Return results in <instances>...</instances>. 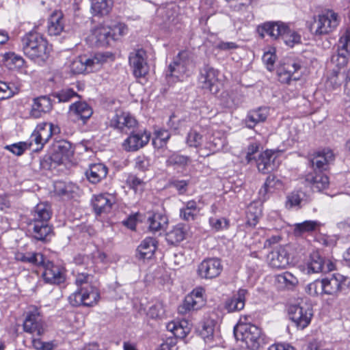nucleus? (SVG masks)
<instances>
[{"label": "nucleus", "mask_w": 350, "mask_h": 350, "mask_svg": "<svg viewBox=\"0 0 350 350\" xmlns=\"http://www.w3.org/2000/svg\"><path fill=\"white\" fill-rule=\"evenodd\" d=\"M59 132L60 129L57 125L50 122L38 124L29 137L30 145L33 146V150H40L53 135Z\"/></svg>", "instance_id": "0eeeda50"}, {"label": "nucleus", "mask_w": 350, "mask_h": 350, "mask_svg": "<svg viewBox=\"0 0 350 350\" xmlns=\"http://www.w3.org/2000/svg\"><path fill=\"white\" fill-rule=\"evenodd\" d=\"M100 295L96 288L91 284L79 287L68 297V301L72 306H88L96 305L99 299Z\"/></svg>", "instance_id": "423d86ee"}, {"label": "nucleus", "mask_w": 350, "mask_h": 350, "mask_svg": "<svg viewBox=\"0 0 350 350\" xmlns=\"http://www.w3.org/2000/svg\"><path fill=\"white\" fill-rule=\"evenodd\" d=\"M57 150V154H61V157L59 160L60 163L69 160L74 154V148L72 144L67 141L60 142L58 145Z\"/></svg>", "instance_id": "5fc2aeb1"}, {"label": "nucleus", "mask_w": 350, "mask_h": 350, "mask_svg": "<svg viewBox=\"0 0 350 350\" xmlns=\"http://www.w3.org/2000/svg\"><path fill=\"white\" fill-rule=\"evenodd\" d=\"M237 332L240 334V340L243 341L250 349L256 350L264 342L265 338L262 330L256 325L241 328Z\"/></svg>", "instance_id": "4468645a"}, {"label": "nucleus", "mask_w": 350, "mask_h": 350, "mask_svg": "<svg viewBox=\"0 0 350 350\" xmlns=\"http://www.w3.org/2000/svg\"><path fill=\"white\" fill-rule=\"evenodd\" d=\"M347 278L340 273H333L323 278L324 294L338 296L347 287Z\"/></svg>", "instance_id": "a211bd4d"}, {"label": "nucleus", "mask_w": 350, "mask_h": 350, "mask_svg": "<svg viewBox=\"0 0 350 350\" xmlns=\"http://www.w3.org/2000/svg\"><path fill=\"white\" fill-rule=\"evenodd\" d=\"M133 58V75L135 77L137 82L144 85L148 81L147 75L149 72L146 51L144 49L137 50Z\"/></svg>", "instance_id": "f3484780"}, {"label": "nucleus", "mask_w": 350, "mask_h": 350, "mask_svg": "<svg viewBox=\"0 0 350 350\" xmlns=\"http://www.w3.org/2000/svg\"><path fill=\"white\" fill-rule=\"evenodd\" d=\"M203 136L196 131H190L187 137V143L191 147L198 148L202 146Z\"/></svg>", "instance_id": "680f3d73"}, {"label": "nucleus", "mask_w": 350, "mask_h": 350, "mask_svg": "<svg viewBox=\"0 0 350 350\" xmlns=\"http://www.w3.org/2000/svg\"><path fill=\"white\" fill-rule=\"evenodd\" d=\"M51 217V210L49 204L46 203L38 204L33 213V223H48Z\"/></svg>", "instance_id": "79ce46f5"}, {"label": "nucleus", "mask_w": 350, "mask_h": 350, "mask_svg": "<svg viewBox=\"0 0 350 350\" xmlns=\"http://www.w3.org/2000/svg\"><path fill=\"white\" fill-rule=\"evenodd\" d=\"M306 182L314 191L320 192L329 187V178L325 172L312 171L305 176Z\"/></svg>", "instance_id": "412c9836"}, {"label": "nucleus", "mask_w": 350, "mask_h": 350, "mask_svg": "<svg viewBox=\"0 0 350 350\" xmlns=\"http://www.w3.org/2000/svg\"><path fill=\"white\" fill-rule=\"evenodd\" d=\"M301 68V62L297 59L289 58L281 64L277 69L278 81L283 84L289 85L292 81H298L299 77L295 73Z\"/></svg>", "instance_id": "f8f14e48"}, {"label": "nucleus", "mask_w": 350, "mask_h": 350, "mask_svg": "<svg viewBox=\"0 0 350 350\" xmlns=\"http://www.w3.org/2000/svg\"><path fill=\"white\" fill-rule=\"evenodd\" d=\"M63 15L61 12L55 11L51 15L48 22V31L50 35L57 36L63 31Z\"/></svg>", "instance_id": "ea45409f"}, {"label": "nucleus", "mask_w": 350, "mask_h": 350, "mask_svg": "<svg viewBox=\"0 0 350 350\" xmlns=\"http://www.w3.org/2000/svg\"><path fill=\"white\" fill-rule=\"evenodd\" d=\"M189 180H172L170 181V185L175 188L179 195H183L187 191Z\"/></svg>", "instance_id": "338daca9"}, {"label": "nucleus", "mask_w": 350, "mask_h": 350, "mask_svg": "<svg viewBox=\"0 0 350 350\" xmlns=\"http://www.w3.org/2000/svg\"><path fill=\"white\" fill-rule=\"evenodd\" d=\"M191 163L190 157L180 154L178 152H173L166 159L167 166H176L183 169L186 168Z\"/></svg>", "instance_id": "a19ab883"}, {"label": "nucleus", "mask_w": 350, "mask_h": 350, "mask_svg": "<svg viewBox=\"0 0 350 350\" xmlns=\"http://www.w3.org/2000/svg\"><path fill=\"white\" fill-rule=\"evenodd\" d=\"M23 51L26 56L36 62H44L49 57L51 46L42 35L29 32L22 39Z\"/></svg>", "instance_id": "f03ea898"}, {"label": "nucleus", "mask_w": 350, "mask_h": 350, "mask_svg": "<svg viewBox=\"0 0 350 350\" xmlns=\"http://www.w3.org/2000/svg\"><path fill=\"white\" fill-rule=\"evenodd\" d=\"M107 172V168L104 164L94 163L90 165L88 170L85 172V176L90 183L96 184L105 178Z\"/></svg>", "instance_id": "473e14b6"}, {"label": "nucleus", "mask_w": 350, "mask_h": 350, "mask_svg": "<svg viewBox=\"0 0 350 350\" xmlns=\"http://www.w3.org/2000/svg\"><path fill=\"white\" fill-rule=\"evenodd\" d=\"M320 226V222L313 220H306L294 225V233L296 235H301L307 232L315 231Z\"/></svg>", "instance_id": "09e8293b"}, {"label": "nucleus", "mask_w": 350, "mask_h": 350, "mask_svg": "<svg viewBox=\"0 0 350 350\" xmlns=\"http://www.w3.org/2000/svg\"><path fill=\"white\" fill-rule=\"evenodd\" d=\"M214 327V323L211 320L204 321L199 324L198 332L205 342H210L213 341Z\"/></svg>", "instance_id": "49530a36"}, {"label": "nucleus", "mask_w": 350, "mask_h": 350, "mask_svg": "<svg viewBox=\"0 0 350 350\" xmlns=\"http://www.w3.org/2000/svg\"><path fill=\"white\" fill-rule=\"evenodd\" d=\"M116 202V196L109 193L95 195L92 200L94 210L97 215L109 213Z\"/></svg>", "instance_id": "aec40b11"}, {"label": "nucleus", "mask_w": 350, "mask_h": 350, "mask_svg": "<svg viewBox=\"0 0 350 350\" xmlns=\"http://www.w3.org/2000/svg\"><path fill=\"white\" fill-rule=\"evenodd\" d=\"M1 62L11 70L27 74V65L23 57L14 52H6L1 55Z\"/></svg>", "instance_id": "5701e85b"}, {"label": "nucleus", "mask_w": 350, "mask_h": 350, "mask_svg": "<svg viewBox=\"0 0 350 350\" xmlns=\"http://www.w3.org/2000/svg\"><path fill=\"white\" fill-rule=\"evenodd\" d=\"M205 291L202 287L195 288L184 299L178 307V312L185 314L191 311L198 310L205 306L206 300Z\"/></svg>", "instance_id": "1a4fd4ad"}, {"label": "nucleus", "mask_w": 350, "mask_h": 350, "mask_svg": "<svg viewBox=\"0 0 350 350\" xmlns=\"http://www.w3.org/2000/svg\"><path fill=\"white\" fill-rule=\"evenodd\" d=\"M187 230L183 224H178L166 234V240L171 245H176L183 241L186 237Z\"/></svg>", "instance_id": "58836bf2"}, {"label": "nucleus", "mask_w": 350, "mask_h": 350, "mask_svg": "<svg viewBox=\"0 0 350 350\" xmlns=\"http://www.w3.org/2000/svg\"><path fill=\"white\" fill-rule=\"evenodd\" d=\"M125 29L124 25L122 24L114 25L113 27L99 25L91 31L86 40L90 45L105 47L117 40L119 36L123 35Z\"/></svg>", "instance_id": "20e7f679"}, {"label": "nucleus", "mask_w": 350, "mask_h": 350, "mask_svg": "<svg viewBox=\"0 0 350 350\" xmlns=\"http://www.w3.org/2000/svg\"><path fill=\"white\" fill-rule=\"evenodd\" d=\"M33 148V146L30 145V140L29 142H22L16 144H13L10 146H7L6 148L16 155L22 154L25 150L27 148Z\"/></svg>", "instance_id": "0e129e2a"}, {"label": "nucleus", "mask_w": 350, "mask_h": 350, "mask_svg": "<svg viewBox=\"0 0 350 350\" xmlns=\"http://www.w3.org/2000/svg\"><path fill=\"white\" fill-rule=\"evenodd\" d=\"M53 107L52 101L47 96H40L33 100L30 115L34 118H38L43 114L51 111Z\"/></svg>", "instance_id": "c85d7f7f"}, {"label": "nucleus", "mask_w": 350, "mask_h": 350, "mask_svg": "<svg viewBox=\"0 0 350 350\" xmlns=\"http://www.w3.org/2000/svg\"><path fill=\"white\" fill-rule=\"evenodd\" d=\"M148 222L149 231L155 233L167 228L168 217L164 213L154 212L148 217Z\"/></svg>", "instance_id": "2f4dec72"}, {"label": "nucleus", "mask_w": 350, "mask_h": 350, "mask_svg": "<svg viewBox=\"0 0 350 350\" xmlns=\"http://www.w3.org/2000/svg\"><path fill=\"white\" fill-rule=\"evenodd\" d=\"M200 208L195 200L186 202L184 206L180 209V217L186 221H194L199 215Z\"/></svg>", "instance_id": "e433bc0d"}, {"label": "nucleus", "mask_w": 350, "mask_h": 350, "mask_svg": "<svg viewBox=\"0 0 350 350\" xmlns=\"http://www.w3.org/2000/svg\"><path fill=\"white\" fill-rule=\"evenodd\" d=\"M90 254H78L75 258V262L78 265H85L87 268H92L94 264L105 262L107 258L105 254L98 250L95 246Z\"/></svg>", "instance_id": "b1692460"}, {"label": "nucleus", "mask_w": 350, "mask_h": 350, "mask_svg": "<svg viewBox=\"0 0 350 350\" xmlns=\"http://www.w3.org/2000/svg\"><path fill=\"white\" fill-rule=\"evenodd\" d=\"M223 270L221 260L218 258H208L198 265L197 273L202 279H213L218 277Z\"/></svg>", "instance_id": "dca6fc26"}, {"label": "nucleus", "mask_w": 350, "mask_h": 350, "mask_svg": "<svg viewBox=\"0 0 350 350\" xmlns=\"http://www.w3.org/2000/svg\"><path fill=\"white\" fill-rule=\"evenodd\" d=\"M33 236L38 240H44L52 232L51 227L48 223H33Z\"/></svg>", "instance_id": "3c124183"}, {"label": "nucleus", "mask_w": 350, "mask_h": 350, "mask_svg": "<svg viewBox=\"0 0 350 350\" xmlns=\"http://www.w3.org/2000/svg\"><path fill=\"white\" fill-rule=\"evenodd\" d=\"M268 115L269 109L267 107H258L250 111L245 119L247 126L250 129L254 128L257 124L265 122Z\"/></svg>", "instance_id": "72a5a7b5"}, {"label": "nucleus", "mask_w": 350, "mask_h": 350, "mask_svg": "<svg viewBox=\"0 0 350 350\" xmlns=\"http://www.w3.org/2000/svg\"><path fill=\"white\" fill-rule=\"evenodd\" d=\"M23 329L25 332L37 336L44 333V322L38 308L31 307L29 308L23 323Z\"/></svg>", "instance_id": "9b49d317"}, {"label": "nucleus", "mask_w": 350, "mask_h": 350, "mask_svg": "<svg viewBox=\"0 0 350 350\" xmlns=\"http://www.w3.org/2000/svg\"><path fill=\"white\" fill-rule=\"evenodd\" d=\"M306 291L308 295L313 297L319 295H325L323 279H317L308 284Z\"/></svg>", "instance_id": "bf43d9fd"}, {"label": "nucleus", "mask_w": 350, "mask_h": 350, "mask_svg": "<svg viewBox=\"0 0 350 350\" xmlns=\"http://www.w3.org/2000/svg\"><path fill=\"white\" fill-rule=\"evenodd\" d=\"M114 59V54L109 51L90 56L82 55L66 62L65 68L73 75L87 74L99 70L104 64L113 62Z\"/></svg>", "instance_id": "f257e3e1"}, {"label": "nucleus", "mask_w": 350, "mask_h": 350, "mask_svg": "<svg viewBox=\"0 0 350 350\" xmlns=\"http://www.w3.org/2000/svg\"><path fill=\"white\" fill-rule=\"evenodd\" d=\"M341 22L340 14L332 9H325L314 17L310 30L315 36H323L335 31Z\"/></svg>", "instance_id": "7ed1b4c3"}, {"label": "nucleus", "mask_w": 350, "mask_h": 350, "mask_svg": "<svg viewBox=\"0 0 350 350\" xmlns=\"http://www.w3.org/2000/svg\"><path fill=\"white\" fill-rule=\"evenodd\" d=\"M167 329L171 332L174 336L180 339H185L191 332V325L187 320H174L167 323Z\"/></svg>", "instance_id": "c756f323"}, {"label": "nucleus", "mask_w": 350, "mask_h": 350, "mask_svg": "<svg viewBox=\"0 0 350 350\" xmlns=\"http://www.w3.org/2000/svg\"><path fill=\"white\" fill-rule=\"evenodd\" d=\"M269 264L275 269H282L289 265V255L285 248L280 247L269 256Z\"/></svg>", "instance_id": "a878e982"}, {"label": "nucleus", "mask_w": 350, "mask_h": 350, "mask_svg": "<svg viewBox=\"0 0 350 350\" xmlns=\"http://www.w3.org/2000/svg\"><path fill=\"white\" fill-rule=\"evenodd\" d=\"M275 151L266 150L260 152L255 160L258 171L264 174H268L275 168Z\"/></svg>", "instance_id": "393cba45"}, {"label": "nucleus", "mask_w": 350, "mask_h": 350, "mask_svg": "<svg viewBox=\"0 0 350 350\" xmlns=\"http://www.w3.org/2000/svg\"><path fill=\"white\" fill-rule=\"evenodd\" d=\"M55 192L59 195H68L77 189L76 185L69 183L66 184L63 182H56L54 185Z\"/></svg>", "instance_id": "e2e57ef3"}, {"label": "nucleus", "mask_w": 350, "mask_h": 350, "mask_svg": "<svg viewBox=\"0 0 350 350\" xmlns=\"http://www.w3.org/2000/svg\"><path fill=\"white\" fill-rule=\"evenodd\" d=\"M288 31V25L281 21H269L258 25L257 31L260 36L263 38L265 34L271 38L277 40L282 36Z\"/></svg>", "instance_id": "6ab92c4d"}, {"label": "nucleus", "mask_w": 350, "mask_h": 350, "mask_svg": "<svg viewBox=\"0 0 350 350\" xmlns=\"http://www.w3.org/2000/svg\"><path fill=\"white\" fill-rule=\"evenodd\" d=\"M248 291L245 288H239L232 296L228 297L224 302V308L228 312H234L243 310L245 305L246 297Z\"/></svg>", "instance_id": "4be33fe9"}, {"label": "nucleus", "mask_w": 350, "mask_h": 350, "mask_svg": "<svg viewBox=\"0 0 350 350\" xmlns=\"http://www.w3.org/2000/svg\"><path fill=\"white\" fill-rule=\"evenodd\" d=\"M305 193L301 190H293L286 196L285 206L286 208H292L295 206H299Z\"/></svg>", "instance_id": "603ef678"}, {"label": "nucleus", "mask_w": 350, "mask_h": 350, "mask_svg": "<svg viewBox=\"0 0 350 350\" xmlns=\"http://www.w3.org/2000/svg\"><path fill=\"white\" fill-rule=\"evenodd\" d=\"M276 282L282 287L293 289L298 284V279L288 271H285L275 276Z\"/></svg>", "instance_id": "de8ad7c7"}, {"label": "nucleus", "mask_w": 350, "mask_h": 350, "mask_svg": "<svg viewBox=\"0 0 350 350\" xmlns=\"http://www.w3.org/2000/svg\"><path fill=\"white\" fill-rule=\"evenodd\" d=\"M70 112L85 122L91 117L93 111L85 102H76L70 106Z\"/></svg>", "instance_id": "4c0bfd02"}, {"label": "nucleus", "mask_w": 350, "mask_h": 350, "mask_svg": "<svg viewBox=\"0 0 350 350\" xmlns=\"http://www.w3.org/2000/svg\"><path fill=\"white\" fill-rule=\"evenodd\" d=\"M150 133L146 131L136 133L133 131V151L137 150L146 145L150 140Z\"/></svg>", "instance_id": "6e6d98bb"}, {"label": "nucleus", "mask_w": 350, "mask_h": 350, "mask_svg": "<svg viewBox=\"0 0 350 350\" xmlns=\"http://www.w3.org/2000/svg\"><path fill=\"white\" fill-rule=\"evenodd\" d=\"M262 204L257 201L252 202L246 211V224L251 227H255L262 215Z\"/></svg>", "instance_id": "f704fd0d"}, {"label": "nucleus", "mask_w": 350, "mask_h": 350, "mask_svg": "<svg viewBox=\"0 0 350 350\" xmlns=\"http://www.w3.org/2000/svg\"><path fill=\"white\" fill-rule=\"evenodd\" d=\"M350 55V27H346L342 31L338 40V54L332 57L336 62L337 70L341 69L347 64L348 57Z\"/></svg>", "instance_id": "ddd939ff"}, {"label": "nucleus", "mask_w": 350, "mask_h": 350, "mask_svg": "<svg viewBox=\"0 0 350 350\" xmlns=\"http://www.w3.org/2000/svg\"><path fill=\"white\" fill-rule=\"evenodd\" d=\"M277 56L275 52V49L273 51H267L264 53L262 56V61L266 65V67L268 70L272 71L273 70L274 64L276 61Z\"/></svg>", "instance_id": "69168bd1"}, {"label": "nucleus", "mask_w": 350, "mask_h": 350, "mask_svg": "<svg viewBox=\"0 0 350 350\" xmlns=\"http://www.w3.org/2000/svg\"><path fill=\"white\" fill-rule=\"evenodd\" d=\"M18 92V89L14 84L0 81V100L10 98Z\"/></svg>", "instance_id": "4d7b16f0"}, {"label": "nucleus", "mask_w": 350, "mask_h": 350, "mask_svg": "<svg viewBox=\"0 0 350 350\" xmlns=\"http://www.w3.org/2000/svg\"><path fill=\"white\" fill-rule=\"evenodd\" d=\"M260 143L259 142H253L250 143L247 148V153L245 156V159L247 163H251L252 161L256 159L254 157V154L257 153L260 148Z\"/></svg>", "instance_id": "774afa93"}, {"label": "nucleus", "mask_w": 350, "mask_h": 350, "mask_svg": "<svg viewBox=\"0 0 350 350\" xmlns=\"http://www.w3.org/2000/svg\"><path fill=\"white\" fill-rule=\"evenodd\" d=\"M208 223L211 228L216 232L225 230L230 227V220L225 217H213L208 219Z\"/></svg>", "instance_id": "13d9d810"}, {"label": "nucleus", "mask_w": 350, "mask_h": 350, "mask_svg": "<svg viewBox=\"0 0 350 350\" xmlns=\"http://www.w3.org/2000/svg\"><path fill=\"white\" fill-rule=\"evenodd\" d=\"M334 160L335 154L333 150L329 148H325L312 154L310 163L314 171L326 172L329 170L330 165Z\"/></svg>", "instance_id": "2eb2a0df"}, {"label": "nucleus", "mask_w": 350, "mask_h": 350, "mask_svg": "<svg viewBox=\"0 0 350 350\" xmlns=\"http://www.w3.org/2000/svg\"><path fill=\"white\" fill-rule=\"evenodd\" d=\"M281 182L275 176L269 175L259 191L260 196H262V200H267V195L271 192V189L275 188L278 185H280Z\"/></svg>", "instance_id": "864d4df0"}, {"label": "nucleus", "mask_w": 350, "mask_h": 350, "mask_svg": "<svg viewBox=\"0 0 350 350\" xmlns=\"http://www.w3.org/2000/svg\"><path fill=\"white\" fill-rule=\"evenodd\" d=\"M219 70L213 68L209 65H205L200 72L198 76V82L202 89L207 90L213 94H217L220 88L219 83Z\"/></svg>", "instance_id": "9d476101"}, {"label": "nucleus", "mask_w": 350, "mask_h": 350, "mask_svg": "<svg viewBox=\"0 0 350 350\" xmlns=\"http://www.w3.org/2000/svg\"><path fill=\"white\" fill-rule=\"evenodd\" d=\"M324 265V258L320 255L319 252L313 251L310 254L308 259L306 262L307 272L309 274L321 273L323 271Z\"/></svg>", "instance_id": "c9c22d12"}, {"label": "nucleus", "mask_w": 350, "mask_h": 350, "mask_svg": "<svg viewBox=\"0 0 350 350\" xmlns=\"http://www.w3.org/2000/svg\"><path fill=\"white\" fill-rule=\"evenodd\" d=\"M190 63L189 52L187 50L180 51L167 66L166 79L175 78L176 81H183L185 76H188Z\"/></svg>", "instance_id": "39448f33"}, {"label": "nucleus", "mask_w": 350, "mask_h": 350, "mask_svg": "<svg viewBox=\"0 0 350 350\" xmlns=\"http://www.w3.org/2000/svg\"><path fill=\"white\" fill-rule=\"evenodd\" d=\"M157 243L154 238H145L137 248L136 257L143 260L152 258L157 250Z\"/></svg>", "instance_id": "bb28decb"}, {"label": "nucleus", "mask_w": 350, "mask_h": 350, "mask_svg": "<svg viewBox=\"0 0 350 350\" xmlns=\"http://www.w3.org/2000/svg\"><path fill=\"white\" fill-rule=\"evenodd\" d=\"M283 39L285 44L290 47H293L295 44L301 43V35L294 30H291L288 25V31L283 35Z\"/></svg>", "instance_id": "052dcab7"}, {"label": "nucleus", "mask_w": 350, "mask_h": 350, "mask_svg": "<svg viewBox=\"0 0 350 350\" xmlns=\"http://www.w3.org/2000/svg\"><path fill=\"white\" fill-rule=\"evenodd\" d=\"M113 6L112 0H92L91 10L94 15H107Z\"/></svg>", "instance_id": "c03bdc74"}, {"label": "nucleus", "mask_w": 350, "mask_h": 350, "mask_svg": "<svg viewBox=\"0 0 350 350\" xmlns=\"http://www.w3.org/2000/svg\"><path fill=\"white\" fill-rule=\"evenodd\" d=\"M170 137L171 135L167 130L159 129L154 132L152 144L157 148H161L167 144Z\"/></svg>", "instance_id": "8fccbe9b"}, {"label": "nucleus", "mask_w": 350, "mask_h": 350, "mask_svg": "<svg viewBox=\"0 0 350 350\" xmlns=\"http://www.w3.org/2000/svg\"><path fill=\"white\" fill-rule=\"evenodd\" d=\"M288 312L289 319L300 329H304L309 325L313 316L312 308L306 304L291 305Z\"/></svg>", "instance_id": "6e6552de"}, {"label": "nucleus", "mask_w": 350, "mask_h": 350, "mask_svg": "<svg viewBox=\"0 0 350 350\" xmlns=\"http://www.w3.org/2000/svg\"><path fill=\"white\" fill-rule=\"evenodd\" d=\"M349 70L350 68L346 73L335 69L329 72L324 83L325 90L329 92L336 90L340 88L342 82H344V87L345 88L346 78Z\"/></svg>", "instance_id": "cd10ccee"}, {"label": "nucleus", "mask_w": 350, "mask_h": 350, "mask_svg": "<svg viewBox=\"0 0 350 350\" xmlns=\"http://www.w3.org/2000/svg\"><path fill=\"white\" fill-rule=\"evenodd\" d=\"M15 259L18 261L28 262L32 265H44L43 255L39 253L18 252L15 254Z\"/></svg>", "instance_id": "a18cd8bd"}, {"label": "nucleus", "mask_w": 350, "mask_h": 350, "mask_svg": "<svg viewBox=\"0 0 350 350\" xmlns=\"http://www.w3.org/2000/svg\"><path fill=\"white\" fill-rule=\"evenodd\" d=\"M131 117L129 114L122 113L116 114L111 120L110 125L122 132L127 133L131 127Z\"/></svg>", "instance_id": "37998d69"}, {"label": "nucleus", "mask_w": 350, "mask_h": 350, "mask_svg": "<svg viewBox=\"0 0 350 350\" xmlns=\"http://www.w3.org/2000/svg\"><path fill=\"white\" fill-rule=\"evenodd\" d=\"M44 281L49 284H60L65 280L62 270L51 262H48L42 273Z\"/></svg>", "instance_id": "7c9ffc66"}]
</instances>
